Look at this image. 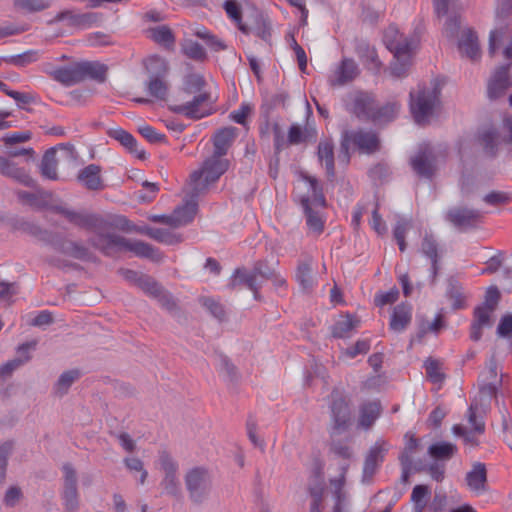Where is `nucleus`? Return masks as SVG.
Here are the masks:
<instances>
[{
    "mask_svg": "<svg viewBox=\"0 0 512 512\" xmlns=\"http://www.w3.org/2000/svg\"><path fill=\"white\" fill-rule=\"evenodd\" d=\"M148 94L157 100H166L169 92V85L165 79L148 78L145 82Z\"/></svg>",
    "mask_w": 512,
    "mask_h": 512,
    "instance_id": "obj_48",
    "label": "nucleus"
},
{
    "mask_svg": "<svg viewBox=\"0 0 512 512\" xmlns=\"http://www.w3.org/2000/svg\"><path fill=\"white\" fill-rule=\"evenodd\" d=\"M466 482L473 491L487 490V469L484 463L476 462L473 468L466 474Z\"/></svg>",
    "mask_w": 512,
    "mask_h": 512,
    "instance_id": "obj_29",
    "label": "nucleus"
},
{
    "mask_svg": "<svg viewBox=\"0 0 512 512\" xmlns=\"http://www.w3.org/2000/svg\"><path fill=\"white\" fill-rule=\"evenodd\" d=\"M380 413L381 405L379 402L373 401L363 404L360 409L359 424L362 427L370 428L380 416Z\"/></svg>",
    "mask_w": 512,
    "mask_h": 512,
    "instance_id": "obj_46",
    "label": "nucleus"
},
{
    "mask_svg": "<svg viewBox=\"0 0 512 512\" xmlns=\"http://www.w3.org/2000/svg\"><path fill=\"white\" fill-rule=\"evenodd\" d=\"M330 396L331 424L329 434L333 438L346 433L350 429L352 412L349 401L337 389H334Z\"/></svg>",
    "mask_w": 512,
    "mask_h": 512,
    "instance_id": "obj_4",
    "label": "nucleus"
},
{
    "mask_svg": "<svg viewBox=\"0 0 512 512\" xmlns=\"http://www.w3.org/2000/svg\"><path fill=\"white\" fill-rule=\"evenodd\" d=\"M446 219L459 230H468L476 228L482 222L483 214L480 210L460 206L449 209Z\"/></svg>",
    "mask_w": 512,
    "mask_h": 512,
    "instance_id": "obj_10",
    "label": "nucleus"
},
{
    "mask_svg": "<svg viewBox=\"0 0 512 512\" xmlns=\"http://www.w3.org/2000/svg\"><path fill=\"white\" fill-rule=\"evenodd\" d=\"M54 80L65 86H71L79 82L76 63L68 67H60L51 73Z\"/></svg>",
    "mask_w": 512,
    "mask_h": 512,
    "instance_id": "obj_47",
    "label": "nucleus"
},
{
    "mask_svg": "<svg viewBox=\"0 0 512 512\" xmlns=\"http://www.w3.org/2000/svg\"><path fill=\"white\" fill-rule=\"evenodd\" d=\"M474 319L470 327V339L472 341H479L482 337L483 327H490L492 325L491 316L486 311L484 306H477L473 312Z\"/></svg>",
    "mask_w": 512,
    "mask_h": 512,
    "instance_id": "obj_31",
    "label": "nucleus"
},
{
    "mask_svg": "<svg viewBox=\"0 0 512 512\" xmlns=\"http://www.w3.org/2000/svg\"><path fill=\"white\" fill-rule=\"evenodd\" d=\"M317 157L326 169L327 178L333 181L335 178V159H334V143L332 139L321 140L317 147Z\"/></svg>",
    "mask_w": 512,
    "mask_h": 512,
    "instance_id": "obj_26",
    "label": "nucleus"
},
{
    "mask_svg": "<svg viewBox=\"0 0 512 512\" xmlns=\"http://www.w3.org/2000/svg\"><path fill=\"white\" fill-rule=\"evenodd\" d=\"M424 31V25L419 23L415 27L413 35L410 38H404L402 40H389L390 34H394L395 36L398 34L397 29L393 26H390L385 34V39L387 40V48L393 52L394 57L399 60L401 56L409 54L410 51L419 44Z\"/></svg>",
    "mask_w": 512,
    "mask_h": 512,
    "instance_id": "obj_9",
    "label": "nucleus"
},
{
    "mask_svg": "<svg viewBox=\"0 0 512 512\" xmlns=\"http://www.w3.org/2000/svg\"><path fill=\"white\" fill-rule=\"evenodd\" d=\"M359 70L353 59L344 58L341 61L340 66L338 67L337 74L338 77L336 79H331L330 84L332 86H341L345 85L356 78Z\"/></svg>",
    "mask_w": 512,
    "mask_h": 512,
    "instance_id": "obj_32",
    "label": "nucleus"
},
{
    "mask_svg": "<svg viewBox=\"0 0 512 512\" xmlns=\"http://www.w3.org/2000/svg\"><path fill=\"white\" fill-rule=\"evenodd\" d=\"M300 205L303 208L308 228L317 234H321L324 231V220L320 213L311 207L310 197L302 196Z\"/></svg>",
    "mask_w": 512,
    "mask_h": 512,
    "instance_id": "obj_30",
    "label": "nucleus"
},
{
    "mask_svg": "<svg viewBox=\"0 0 512 512\" xmlns=\"http://www.w3.org/2000/svg\"><path fill=\"white\" fill-rule=\"evenodd\" d=\"M446 296L452 301V309L454 311L464 309L466 307V298L460 283L453 277L448 279V287Z\"/></svg>",
    "mask_w": 512,
    "mask_h": 512,
    "instance_id": "obj_42",
    "label": "nucleus"
},
{
    "mask_svg": "<svg viewBox=\"0 0 512 512\" xmlns=\"http://www.w3.org/2000/svg\"><path fill=\"white\" fill-rule=\"evenodd\" d=\"M252 271L255 275V278L261 279V281H267L270 278H274V274L276 273L275 269L271 267L267 260H258L254 263Z\"/></svg>",
    "mask_w": 512,
    "mask_h": 512,
    "instance_id": "obj_60",
    "label": "nucleus"
},
{
    "mask_svg": "<svg viewBox=\"0 0 512 512\" xmlns=\"http://www.w3.org/2000/svg\"><path fill=\"white\" fill-rule=\"evenodd\" d=\"M49 210L64 216L76 227L92 231L93 235L87 239V243L106 257H114L124 251L151 260H156L159 256L158 249L147 242L142 240L131 242L121 235L109 232L112 228L132 232L134 224L125 216H116L113 221H109L98 214L76 212L62 205H50Z\"/></svg>",
    "mask_w": 512,
    "mask_h": 512,
    "instance_id": "obj_1",
    "label": "nucleus"
},
{
    "mask_svg": "<svg viewBox=\"0 0 512 512\" xmlns=\"http://www.w3.org/2000/svg\"><path fill=\"white\" fill-rule=\"evenodd\" d=\"M148 78H161L165 79L168 71V62L159 55H152L144 63Z\"/></svg>",
    "mask_w": 512,
    "mask_h": 512,
    "instance_id": "obj_40",
    "label": "nucleus"
},
{
    "mask_svg": "<svg viewBox=\"0 0 512 512\" xmlns=\"http://www.w3.org/2000/svg\"><path fill=\"white\" fill-rule=\"evenodd\" d=\"M259 282L252 270L249 271L246 267H238L234 270L228 286L230 289H235L240 285L246 286L248 289H256V284Z\"/></svg>",
    "mask_w": 512,
    "mask_h": 512,
    "instance_id": "obj_41",
    "label": "nucleus"
},
{
    "mask_svg": "<svg viewBox=\"0 0 512 512\" xmlns=\"http://www.w3.org/2000/svg\"><path fill=\"white\" fill-rule=\"evenodd\" d=\"M13 451V442L5 441L0 445V486H2L6 479V471L8 466V459Z\"/></svg>",
    "mask_w": 512,
    "mask_h": 512,
    "instance_id": "obj_58",
    "label": "nucleus"
},
{
    "mask_svg": "<svg viewBox=\"0 0 512 512\" xmlns=\"http://www.w3.org/2000/svg\"><path fill=\"white\" fill-rule=\"evenodd\" d=\"M512 61L497 66L487 82V97L491 101L498 100L506 95L512 87Z\"/></svg>",
    "mask_w": 512,
    "mask_h": 512,
    "instance_id": "obj_7",
    "label": "nucleus"
},
{
    "mask_svg": "<svg viewBox=\"0 0 512 512\" xmlns=\"http://www.w3.org/2000/svg\"><path fill=\"white\" fill-rule=\"evenodd\" d=\"M99 20V14L95 12L76 13L74 10L66 9L60 11L50 20L49 24L66 21V25L75 29H85L91 27Z\"/></svg>",
    "mask_w": 512,
    "mask_h": 512,
    "instance_id": "obj_12",
    "label": "nucleus"
},
{
    "mask_svg": "<svg viewBox=\"0 0 512 512\" xmlns=\"http://www.w3.org/2000/svg\"><path fill=\"white\" fill-rule=\"evenodd\" d=\"M183 91L187 94H197L206 86L204 77L200 74L190 73L185 76Z\"/></svg>",
    "mask_w": 512,
    "mask_h": 512,
    "instance_id": "obj_53",
    "label": "nucleus"
},
{
    "mask_svg": "<svg viewBox=\"0 0 512 512\" xmlns=\"http://www.w3.org/2000/svg\"><path fill=\"white\" fill-rule=\"evenodd\" d=\"M458 49L462 56H466L471 61H477L481 56V49L476 32L472 28H467L462 32L458 41Z\"/></svg>",
    "mask_w": 512,
    "mask_h": 512,
    "instance_id": "obj_19",
    "label": "nucleus"
},
{
    "mask_svg": "<svg viewBox=\"0 0 512 512\" xmlns=\"http://www.w3.org/2000/svg\"><path fill=\"white\" fill-rule=\"evenodd\" d=\"M307 490L312 498L310 508L311 510H317V507L321 506L323 501L325 490L324 477H309Z\"/></svg>",
    "mask_w": 512,
    "mask_h": 512,
    "instance_id": "obj_45",
    "label": "nucleus"
},
{
    "mask_svg": "<svg viewBox=\"0 0 512 512\" xmlns=\"http://www.w3.org/2000/svg\"><path fill=\"white\" fill-rule=\"evenodd\" d=\"M414 172L422 178L431 179L436 172V157L429 150H421L411 159Z\"/></svg>",
    "mask_w": 512,
    "mask_h": 512,
    "instance_id": "obj_17",
    "label": "nucleus"
},
{
    "mask_svg": "<svg viewBox=\"0 0 512 512\" xmlns=\"http://www.w3.org/2000/svg\"><path fill=\"white\" fill-rule=\"evenodd\" d=\"M223 156H216L212 154L203 163V168L206 174V183L216 182L229 168V160L223 159Z\"/></svg>",
    "mask_w": 512,
    "mask_h": 512,
    "instance_id": "obj_28",
    "label": "nucleus"
},
{
    "mask_svg": "<svg viewBox=\"0 0 512 512\" xmlns=\"http://www.w3.org/2000/svg\"><path fill=\"white\" fill-rule=\"evenodd\" d=\"M57 148L51 147L47 149L42 156L40 164L41 175L50 180H57V159H56Z\"/></svg>",
    "mask_w": 512,
    "mask_h": 512,
    "instance_id": "obj_39",
    "label": "nucleus"
},
{
    "mask_svg": "<svg viewBox=\"0 0 512 512\" xmlns=\"http://www.w3.org/2000/svg\"><path fill=\"white\" fill-rule=\"evenodd\" d=\"M359 324L360 320L356 316L346 313L344 319L338 320L331 327V335L336 339L346 338L349 336V332L357 328Z\"/></svg>",
    "mask_w": 512,
    "mask_h": 512,
    "instance_id": "obj_38",
    "label": "nucleus"
},
{
    "mask_svg": "<svg viewBox=\"0 0 512 512\" xmlns=\"http://www.w3.org/2000/svg\"><path fill=\"white\" fill-rule=\"evenodd\" d=\"M200 303L210 312L213 317H215L220 322L226 320V311L220 302L214 300L211 297H202L200 299Z\"/></svg>",
    "mask_w": 512,
    "mask_h": 512,
    "instance_id": "obj_56",
    "label": "nucleus"
},
{
    "mask_svg": "<svg viewBox=\"0 0 512 512\" xmlns=\"http://www.w3.org/2000/svg\"><path fill=\"white\" fill-rule=\"evenodd\" d=\"M198 211V204L195 199L187 201L184 205L174 209L172 219L175 221V228L191 223Z\"/></svg>",
    "mask_w": 512,
    "mask_h": 512,
    "instance_id": "obj_33",
    "label": "nucleus"
},
{
    "mask_svg": "<svg viewBox=\"0 0 512 512\" xmlns=\"http://www.w3.org/2000/svg\"><path fill=\"white\" fill-rule=\"evenodd\" d=\"M0 173L4 176L10 177L20 184L35 188L36 181L27 173L24 168L17 167L13 162L0 155Z\"/></svg>",
    "mask_w": 512,
    "mask_h": 512,
    "instance_id": "obj_20",
    "label": "nucleus"
},
{
    "mask_svg": "<svg viewBox=\"0 0 512 512\" xmlns=\"http://www.w3.org/2000/svg\"><path fill=\"white\" fill-rule=\"evenodd\" d=\"M181 50L184 55H186L188 58L198 61V62H204L207 60V54L205 49L201 44H199L196 41L193 40H185L181 44Z\"/></svg>",
    "mask_w": 512,
    "mask_h": 512,
    "instance_id": "obj_49",
    "label": "nucleus"
},
{
    "mask_svg": "<svg viewBox=\"0 0 512 512\" xmlns=\"http://www.w3.org/2000/svg\"><path fill=\"white\" fill-rule=\"evenodd\" d=\"M355 52L367 69L374 72L380 71L382 63L379 60L376 49L371 47L368 42L365 40H357Z\"/></svg>",
    "mask_w": 512,
    "mask_h": 512,
    "instance_id": "obj_27",
    "label": "nucleus"
},
{
    "mask_svg": "<svg viewBox=\"0 0 512 512\" xmlns=\"http://www.w3.org/2000/svg\"><path fill=\"white\" fill-rule=\"evenodd\" d=\"M38 340L34 339L20 344L16 348V356L13 358L21 367L32 359L31 353L36 350Z\"/></svg>",
    "mask_w": 512,
    "mask_h": 512,
    "instance_id": "obj_54",
    "label": "nucleus"
},
{
    "mask_svg": "<svg viewBox=\"0 0 512 512\" xmlns=\"http://www.w3.org/2000/svg\"><path fill=\"white\" fill-rule=\"evenodd\" d=\"M424 368L426 370L428 380L432 383L441 384L446 379V375L440 371L441 364L437 359L428 357L424 361Z\"/></svg>",
    "mask_w": 512,
    "mask_h": 512,
    "instance_id": "obj_50",
    "label": "nucleus"
},
{
    "mask_svg": "<svg viewBox=\"0 0 512 512\" xmlns=\"http://www.w3.org/2000/svg\"><path fill=\"white\" fill-rule=\"evenodd\" d=\"M14 6L17 9L34 13L48 9L50 2L46 0H14Z\"/></svg>",
    "mask_w": 512,
    "mask_h": 512,
    "instance_id": "obj_55",
    "label": "nucleus"
},
{
    "mask_svg": "<svg viewBox=\"0 0 512 512\" xmlns=\"http://www.w3.org/2000/svg\"><path fill=\"white\" fill-rule=\"evenodd\" d=\"M347 132L359 153L372 155L380 151L381 140L377 132L361 128Z\"/></svg>",
    "mask_w": 512,
    "mask_h": 512,
    "instance_id": "obj_11",
    "label": "nucleus"
},
{
    "mask_svg": "<svg viewBox=\"0 0 512 512\" xmlns=\"http://www.w3.org/2000/svg\"><path fill=\"white\" fill-rule=\"evenodd\" d=\"M387 451L388 449L385 448L384 441L376 442L375 445L369 449L367 455L365 456L363 465V482H370L379 466L384 461Z\"/></svg>",
    "mask_w": 512,
    "mask_h": 512,
    "instance_id": "obj_14",
    "label": "nucleus"
},
{
    "mask_svg": "<svg viewBox=\"0 0 512 512\" xmlns=\"http://www.w3.org/2000/svg\"><path fill=\"white\" fill-rule=\"evenodd\" d=\"M159 460L161 467L165 472V477L161 482V486L168 495L177 497L180 493V484L176 476L178 465L167 451L160 452Z\"/></svg>",
    "mask_w": 512,
    "mask_h": 512,
    "instance_id": "obj_13",
    "label": "nucleus"
},
{
    "mask_svg": "<svg viewBox=\"0 0 512 512\" xmlns=\"http://www.w3.org/2000/svg\"><path fill=\"white\" fill-rule=\"evenodd\" d=\"M185 485L190 500L195 504L203 503L212 487L209 471L204 467H195L189 470L185 476Z\"/></svg>",
    "mask_w": 512,
    "mask_h": 512,
    "instance_id": "obj_5",
    "label": "nucleus"
},
{
    "mask_svg": "<svg viewBox=\"0 0 512 512\" xmlns=\"http://www.w3.org/2000/svg\"><path fill=\"white\" fill-rule=\"evenodd\" d=\"M223 8L227 16L236 23L238 29L243 34L248 35L251 33L249 25L242 22V8L236 0H226L223 4Z\"/></svg>",
    "mask_w": 512,
    "mask_h": 512,
    "instance_id": "obj_43",
    "label": "nucleus"
},
{
    "mask_svg": "<svg viewBox=\"0 0 512 512\" xmlns=\"http://www.w3.org/2000/svg\"><path fill=\"white\" fill-rule=\"evenodd\" d=\"M10 224L13 230H19L36 237L60 254L80 261L93 263L99 261L98 257L87 246L81 242L70 240L61 233L43 229L38 224L19 217L12 218Z\"/></svg>",
    "mask_w": 512,
    "mask_h": 512,
    "instance_id": "obj_2",
    "label": "nucleus"
},
{
    "mask_svg": "<svg viewBox=\"0 0 512 512\" xmlns=\"http://www.w3.org/2000/svg\"><path fill=\"white\" fill-rule=\"evenodd\" d=\"M79 82L85 79H92L99 83H104L107 79L108 66L98 61L77 62Z\"/></svg>",
    "mask_w": 512,
    "mask_h": 512,
    "instance_id": "obj_18",
    "label": "nucleus"
},
{
    "mask_svg": "<svg viewBox=\"0 0 512 512\" xmlns=\"http://www.w3.org/2000/svg\"><path fill=\"white\" fill-rule=\"evenodd\" d=\"M81 375V371L77 368L64 371L54 385V393L59 397L64 396Z\"/></svg>",
    "mask_w": 512,
    "mask_h": 512,
    "instance_id": "obj_44",
    "label": "nucleus"
},
{
    "mask_svg": "<svg viewBox=\"0 0 512 512\" xmlns=\"http://www.w3.org/2000/svg\"><path fill=\"white\" fill-rule=\"evenodd\" d=\"M154 299L158 301L162 308L166 309L170 313L177 312L179 310V306L172 296L164 287L161 288V291L158 292Z\"/></svg>",
    "mask_w": 512,
    "mask_h": 512,
    "instance_id": "obj_62",
    "label": "nucleus"
},
{
    "mask_svg": "<svg viewBox=\"0 0 512 512\" xmlns=\"http://www.w3.org/2000/svg\"><path fill=\"white\" fill-rule=\"evenodd\" d=\"M38 59V52L35 50H28L22 54L4 57L3 61L19 67H24Z\"/></svg>",
    "mask_w": 512,
    "mask_h": 512,
    "instance_id": "obj_59",
    "label": "nucleus"
},
{
    "mask_svg": "<svg viewBox=\"0 0 512 512\" xmlns=\"http://www.w3.org/2000/svg\"><path fill=\"white\" fill-rule=\"evenodd\" d=\"M107 135L118 141L129 153L134 154L138 159L145 160L147 158L144 150H138L137 140L128 131L122 128H111L107 131Z\"/></svg>",
    "mask_w": 512,
    "mask_h": 512,
    "instance_id": "obj_23",
    "label": "nucleus"
},
{
    "mask_svg": "<svg viewBox=\"0 0 512 512\" xmlns=\"http://www.w3.org/2000/svg\"><path fill=\"white\" fill-rule=\"evenodd\" d=\"M214 100L209 92H199L193 99L181 105H169V110L176 114H182L191 120H200L214 113Z\"/></svg>",
    "mask_w": 512,
    "mask_h": 512,
    "instance_id": "obj_6",
    "label": "nucleus"
},
{
    "mask_svg": "<svg viewBox=\"0 0 512 512\" xmlns=\"http://www.w3.org/2000/svg\"><path fill=\"white\" fill-rule=\"evenodd\" d=\"M499 131L493 125L479 130L476 134V141L483 148L484 154L489 158H496L498 155Z\"/></svg>",
    "mask_w": 512,
    "mask_h": 512,
    "instance_id": "obj_21",
    "label": "nucleus"
},
{
    "mask_svg": "<svg viewBox=\"0 0 512 512\" xmlns=\"http://www.w3.org/2000/svg\"><path fill=\"white\" fill-rule=\"evenodd\" d=\"M412 320V305L409 302H401L393 308L389 327L395 332L404 331Z\"/></svg>",
    "mask_w": 512,
    "mask_h": 512,
    "instance_id": "obj_24",
    "label": "nucleus"
},
{
    "mask_svg": "<svg viewBox=\"0 0 512 512\" xmlns=\"http://www.w3.org/2000/svg\"><path fill=\"white\" fill-rule=\"evenodd\" d=\"M441 89L436 84L432 89H420L415 96L410 92V111L414 121L419 125L429 122V118L433 115L436 104L439 102Z\"/></svg>",
    "mask_w": 512,
    "mask_h": 512,
    "instance_id": "obj_3",
    "label": "nucleus"
},
{
    "mask_svg": "<svg viewBox=\"0 0 512 512\" xmlns=\"http://www.w3.org/2000/svg\"><path fill=\"white\" fill-rule=\"evenodd\" d=\"M375 107V97L370 93L361 91L355 94L349 111L359 120L371 121Z\"/></svg>",
    "mask_w": 512,
    "mask_h": 512,
    "instance_id": "obj_15",
    "label": "nucleus"
},
{
    "mask_svg": "<svg viewBox=\"0 0 512 512\" xmlns=\"http://www.w3.org/2000/svg\"><path fill=\"white\" fill-rule=\"evenodd\" d=\"M421 252L431 262V283L434 284L440 270L439 261L442 256V251L433 234H425L421 242Z\"/></svg>",
    "mask_w": 512,
    "mask_h": 512,
    "instance_id": "obj_16",
    "label": "nucleus"
},
{
    "mask_svg": "<svg viewBox=\"0 0 512 512\" xmlns=\"http://www.w3.org/2000/svg\"><path fill=\"white\" fill-rule=\"evenodd\" d=\"M312 269L310 264L308 263H300L297 267L296 271V280L302 287L304 291H308L312 288L313 279H312Z\"/></svg>",
    "mask_w": 512,
    "mask_h": 512,
    "instance_id": "obj_57",
    "label": "nucleus"
},
{
    "mask_svg": "<svg viewBox=\"0 0 512 512\" xmlns=\"http://www.w3.org/2000/svg\"><path fill=\"white\" fill-rule=\"evenodd\" d=\"M400 107L401 105L397 101L388 102L381 107L376 105L370 122L375 125L390 123L396 119L400 111Z\"/></svg>",
    "mask_w": 512,
    "mask_h": 512,
    "instance_id": "obj_34",
    "label": "nucleus"
},
{
    "mask_svg": "<svg viewBox=\"0 0 512 512\" xmlns=\"http://www.w3.org/2000/svg\"><path fill=\"white\" fill-rule=\"evenodd\" d=\"M405 437L408 438V440L398 459L405 461L406 458L407 461H412V454L418 451L420 447V441L414 435H409L408 433L405 435Z\"/></svg>",
    "mask_w": 512,
    "mask_h": 512,
    "instance_id": "obj_64",
    "label": "nucleus"
},
{
    "mask_svg": "<svg viewBox=\"0 0 512 512\" xmlns=\"http://www.w3.org/2000/svg\"><path fill=\"white\" fill-rule=\"evenodd\" d=\"M137 287L140 288L148 296L154 298V296L161 291L163 286L152 276L142 274V278Z\"/></svg>",
    "mask_w": 512,
    "mask_h": 512,
    "instance_id": "obj_61",
    "label": "nucleus"
},
{
    "mask_svg": "<svg viewBox=\"0 0 512 512\" xmlns=\"http://www.w3.org/2000/svg\"><path fill=\"white\" fill-rule=\"evenodd\" d=\"M303 180L307 181L310 184V188L313 196V203L315 205H319L323 208L327 206V201L323 192V187L318 181L317 178L308 174L301 175Z\"/></svg>",
    "mask_w": 512,
    "mask_h": 512,
    "instance_id": "obj_52",
    "label": "nucleus"
},
{
    "mask_svg": "<svg viewBox=\"0 0 512 512\" xmlns=\"http://www.w3.org/2000/svg\"><path fill=\"white\" fill-rule=\"evenodd\" d=\"M77 180L91 191H99L105 187L101 177V167L97 164H89L81 169L77 175Z\"/></svg>",
    "mask_w": 512,
    "mask_h": 512,
    "instance_id": "obj_22",
    "label": "nucleus"
},
{
    "mask_svg": "<svg viewBox=\"0 0 512 512\" xmlns=\"http://www.w3.org/2000/svg\"><path fill=\"white\" fill-rule=\"evenodd\" d=\"M148 37L155 43L163 46L166 49H171L175 44V35L172 29L167 25H160L151 27L147 30Z\"/></svg>",
    "mask_w": 512,
    "mask_h": 512,
    "instance_id": "obj_37",
    "label": "nucleus"
},
{
    "mask_svg": "<svg viewBox=\"0 0 512 512\" xmlns=\"http://www.w3.org/2000/svg\"><path fill=\"white\" fill-rule=\"evenodd\" d=\"M62 471L64 476L61 498L63 500L64 512H77L80 502L76 470L71 463H64Z\"/></svg>",
    "mask_w": 512,
    "mask_h": 512,
    "instance_id": "obj_8",
    "label": "nucleus"
},
{
    "mask_svg": "<svg viewBox=\"0 0 512 512\" xmlns=\"http://www.w3.org/2000/svg\"><path fill=\"white\" fill-rule=\"evenodd\" d=\"M457 446L451 442L439 441L428 447V455L436 462L448 461L457 453Z\"/></svg>",
    "mask_w": 512,
    "mask_h": 512,
    "instance_id": "obj_36",
    "label": "nucleus"
},
{
    "mask_svg": "<svg viewBox=\"0 0 512 512\" xmlns=\"http://www.w3.org/2000/svg\"><path fill=\"white\" fill-rule=\"evenodd\" d=\"M191 192L190 197L196 199L200 194L206 190L209 183H206V174L204 168L193 171L190 175Z\"/></svg>",
    "mask_w": 512,
    "mask_h": 512,
    "instance_id": "obj_51",
    "label": "nucleus"
},
{
    "mask_svg": "<svg viewBox=\"0 0 512 512\" xmlns=\"http://www.w3.org/2000/svg\"><path fill=\"white\" fill-rule=\"evenodd\" d=\"M237 136V128L233 126L218 129L213 135V153L216 156H225Z\"/></svg>",
    "mask_w": 512,
    "mask_h": 512,
    "instance_id": "obj_25",
    "label": "nucleus"
},
{
    "mask_svg": "<svg viewBox=\"0 0 512 512\" xmlns=\"http://www.w3.org/2000/svg\"><path fill=\"white\" fill-rule=\"evenodd\" d=\"M252 18V26H249L251 33H255L256 36L268 42L271 38V23L268 16L257 8H254Z\"/></svg>",
    "mask_w": 512,
    "mask_h": 512,
    "instance_id": "obj_35",
    "label": "nucleus"
},
{
    "mask_svg": "<svg viewBox=\"0 0 512 512\" xmlns=\"http://www.w3.org/2000/svg\"><path fill=\"white\" fill-rule=\"evenodd\" d=\"M501 299V293L496 286H491L486 290L485 302L481 305L486 308V311L490 314L493 312Z\"/></svg>",
    "mask_w": 512,
    "mask_h": 512,
    "instance_id": "obj_63",
    "label": "nucleus"
}]
</instances>
